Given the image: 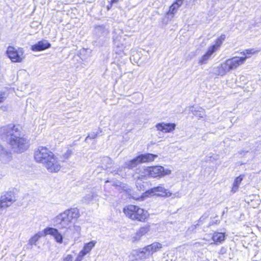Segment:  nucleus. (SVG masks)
<instances>
[{
  "label": "nucleus",
  "instance_id": "nucleus-6",
  "mask_svg": "<svg viewBox=\"0 0 261 261\" xmlns=\"http://www.w3.org/2000/svg\"><path fill=\"white\" fill-rule=\"evenodd\" d=\"M162 248V244L154 242L143 248L140 251L138 256L140 259H145L149 258L153 253L160 251Z\"/></svg>",
  "mask_w": 261,
  "mask_h": 261
},
{
  "label": "nucleus",
  "instance_id": "nucleus-17",
  "mask_svg": "<svg viewBox=\"0 0 261 261\" xmlns=\"http://www.w3.org/2000/svg\"><path fill=\"white\" fill-rule=\"evenodd\" d=\"M149 231V226H145L141 227L138 231L132 238L133 242L139 241L142 236L146 234Z\"/></svg>",
  "mask_w": 261,
  "mask_h": 261
},
{
  "label": "nucleus",
  "instance_id": "nucleus-23",
  "mask_svg": "<svg viewBox=\"0 0 261 261\" xmlns=\"http://www.w3.org/2000/svg\"><path fill=\"white\" fill-rule=\"evenodd\" d=\"M96 242L95 241H91L85 244L83 249L81 250L85 255L89 253L92 249L95 246Z\"/></svg>",
  "mask_w": 261,
  "mask_h": 261
},
{
  "label": "nucleus",
  "instance_id": "nucleus-12",
  "mask_svg": "<svg viewBox=\"0 0 261 261\" xmlns=\"http://www.w3.org/2000/svg\"><path fill=\"white\" fill-rule=\"evenodd\" d=\"M12 158L11 152L0 144V161L3 163H8Z\"/></svg>",
  "mask_w": 261,
  "mask_h": 261
},
{
  "label": "nucleus",
  "instance_id": "nucleus-26",
  "mask_svg": "<svg viewBox=\"0 0 261 261\" xmlns=\"http://www.w3.org/2000/svg\"><path fill=\"white\" fill-rule=\"evenodd\" d=\"M226 38V36L224 34H222L215 41V44L212 45V46H214L215 51L217 50L218 48L220 47L223 42L225 40Z\"/></svg>",
  "mask_w": 261,
  "mask_h": 261
},
{
  "label": "nucleus",
  "instance_id": "nucleus-28",
  "mask_svg": "<svg viewBox=\"0 0 261 261\" xmlns=\"http://www.w3.org/2000/svg\"><path fill=\"white\" fill-rule=\"evenodd\" d=\"M72 154V151L71 149H68L63 155L62 158L63 159V161L68 159Z\"/></svg>",
  "mask_w": 261,
  "mask_h": 261
},
{
  "label": "nucleus",
  "instance_id": "nucleus-3",
  "mask_svg": "<svg viewBox=\"0 0 261 261\" xmlns=\"http://www.w3.org/2000/svg\"><path fill=\"white\" fill-rule=\"evenodd\" d=\"M170 173V170L165 169L161 166H156L144 168L140 175L135 173L133 175V177L137 181L138 180H142L145 179L146 177H162L166 175H169Z\"/></svg>",
  "mask_w": 261,
  "mask_h": 261
},
{
  "label": "nucleus",
  "instance_id": "nucleus-39",
  "mask_svg": "<svg viewBox=\"0 0 261 261\" xmlns=\"http://www.w3.org/2000/svg\"><path fill=\"white\" fill-rule=\"evenodd\" d=\"M172 5L175 6V7L176 8V9H177V10L179 8V6L178 5H177V4H176V3H174Z\"/></svg>",
  "mask_w": 261,
  "mask_h": 261
},
{
  "label": "nucleus",
  "instance_id": "nucleus-34",
  "mask_svg": "<svg viewBox=\"0 0 261 261\" xmlns=\"http://www.w3.org/2000/svg\"><path fill=\"white\" fill-rule=\"evenodd\" d=\"M81 227L79 225H74L73 226V232L74 233H79L81 231Z\"/></svg>",
  "mask_w": 261,
  "mask_h": 261
},
{
  "label": "nucleus",
  "instance_id": "nucleus-27",
  "mask_svg": "<svg viewBox=\"0 0 261 261\" xmlns=\"http://www.w3.org/2000/svg\"><path fill=\"white\" fill-rule=\"evenodd\" d=\"M112 164V160L108 157H104L102 159V165L105 167V168H110Z\"/></svg>",
  "mask_w": 261,
  "mask_h": 261
},
{
  "label": "nucleus",
  "instance_id": "nucleus-11",
  "mask_svg": "<svg viewBox=\"0 0 261 261\" xmlns=\"http://www.w3.org/2000/svg\"><path fill=\"white\" fill-rule=\"evenodd\" d=\"M45 233H46V236L50 234L53 236L57 243L59 244L63 243V236L57 228L47 227L45 229Z\"/></svg>",
  "mask_w": 261,
  "mask_h": 261
},
{
  "label": "nucleus",
  "instance_id": "nucleus-30",
  "mask_svg": "<svg viewBox=\"0 0 261 261\" xmlns=\"http://www.w3.org/2000/svg\"><path fill=\"white\" fill-rule=\"evenodd\" d=\"M256 51L254 49L250 48L246 49L245 51L241 52V54L243 55H246L247 54H253L256 53Z\"/></svg>",
  "mask_w": 261,
  "mask_h": 261
},
{
  "label": "nucleus",
  "instance_id": "nucleus-40",
  "mask_svg": "<svg viewBox=\"0 0 261 261\" xmlns=\"http://www.w3.org/2000/svg\"><path fill=\"white\" fill-rule=\"evenodd\" d=\"M118 0H112V3H116Z\"/></svg>",
  "mask_w": 261,
  "mask_h": 261
},
{
  "label": "nucleus",
  "instance_id": "nucleus-5",
  "mask_svg": "<svg viewBox=\"0 0 261 261\" xmlns=\"http://www.w3.org/2000/svg\"><path fill=\"white\" fill-rule=\"evenodd\" d=\"M157 156V155L151 153L142 154L130 161L126 162L124 164V166L126 168L132 169L137 167L139 164L154 161V159Z\"/></svg>",
  "mask_w": 261,
  "mask_h": 261
},
{
  "label": "nucleus",
  "instance_id": "nucleus-18",
  "mask_svg": "<svg viewBox=\"0 0 261 261\" xmlns=\"http://www.w3.org/2000/svg\"><path fill=\"white\" fill-rule=\"evenodd\" d=\"M214 46H210L208 47L207 52L199 59L198 61L199 64L203 65L207 63L212 54L215 52L214 49Z\"/></svg>",
  "mask_w": 261,
  "mask_h": 261
},
{
  "label": "nucleus",
  "instance_id": "nucleus-21",
  "mask_svg": "<svg viewBox=\"0 0 261 261\" xmlns=\"http://www.w3.org/2000/svg\"><path fill=\"white\" fill-rule=\"evenodd\" d=\"M192 113L199 118H204L206 117L204 109L200 107L196 108L191 110Z\"/></svg>",
  "mask_w": 261,
  "mask_h": 261
},
{
  "label": "nucleus",
  "instance_id": "nucleus-31",
  "mask_svg": "<svg viewBox=\"0 0 261 261\" xmlns=\"http://www.w3.org/2000/svg\"><path fill=\"white\" fill-rule=\"evenodd\" d=\"M7 97V94L5 92L0 91V103L3 102Z\"/></svg>",
  "mask_w": 261,
  "mask_h": 261
},
{
  "label": "nucleus",
  "instance_id": "nucleus-7",
  "mask_svg": "<svg viewBox=\"0 0 261 261\" xmlns=\"http://www.w3.org/2000/svg\"><path fill=\"white\" fill-rule=\"evenodd\" d=\"M8 57L13 62L20 63L25 58L24 51L23 48L16 49L13 46H9L6 52Z\"/></svg>",
  "mask_w": 261,
  "mask_h": 261
},
{
  "label": "nucleus",
  "instance_id": "nucleus-8",
  "mask_svg": "<svg viewBox=\"0 0 261 261\" xmlns=\"http://www.w3.org/2000/svg\"><path fill=\"white\" fill-rule=\"evenodd\" d=\"M53 153V152L46 147L39 146L34 151V159L37 163L43 165Z\"/></svg>",
  "mask_w": 261,
  "mask_h": 261
},
{
  "label": "nucleus",
  "instance_id": "nucleus-15",
  "mask_svg": "<svg viewBox=\"0 0 261 261\" xmlns=\"http://www.w3.org/2000/svg\"><path fill=\"white\" fill-rule=\"evenodd\" d=\"M150 191V193L161 196L169 197L171 195V193L162 185L152 188Z\"/></svg>",
  "mask_w": 261,
  "mask_h": 261
},
{
  "label": "nucleus",
  "instance_id": "nucleus-10",
  "mask_svg": "<svg viewBox=\"0 0 261 261\" xmlns=\"http://www.w3.org/2000/svg\"><path fill=\"white\" fill-rule=\"evenodd\" d=\"M16 200V196L12 192H7L1 197L0 205L5 208L10 206L11 204Z\"/></svg>",
  "mask_w": 261,
  "mask_h": 261
},
{
  "label": "nucleus",
  "instance_id": "nucleus-41",
  "mask_svg": "<svg viewBox=\"0 0 261 261\" xmlns=\"http://www.w3.org/2000/svg\"><path fill=\"white\" fill-rule=\"evenodd\" d=\"M214 261H217V259H215V260H214Z\"/></svg>",
  "mask_w": 261,
  "mask_h": 261
},
{
  "label": "nucleus",
  "instance_id": "nucleus-16",
  "mask_svg": "<svg viewBox=\"0 0 261 261\" xmlns=\"http://www.w3.org/2000/svg\"><path fill=\"white\" fill-rule=\"evenodd\" d=\"M135 212V216H133V220H138L139 221H144L148 217L147 212L144 211L143 209L137 207Z\"/></svg>",
  "mask_w": 261,
  "mask_h": 261
},
{
  "label": "nucleus",
  "instance_id": "nucleus-29",
  "mask_svg": "<svg viewBox=\"0 0 261 261\" xmlns=\"http://www.w3.org/2000/svg\"><path fill=\"white\" fill-rule=\"evenodd\" d=\"M98 135L97 133L92 132L88 135V136L86 138L85 141L87 142L88 139H95L97 137Z\"/></svg>",
  "mask_w": 261,
  "mask_h": 261
},
{
  "label": "nucleus",
  "instance_id": "nucleus-20",
  "mask_svg": "<svg viewBox=\"0 0 261 261\" xmlns=\"http://www.w3.org/2000/svg\"><path fill=\"white\" fill-rule=\"evenodd\" d=\"M138 206L134 205H129L123 208V212L125 215L133 220V216H135Z\"/></svg>",
  "mask_w": 261,
  "mask_h": 261
},
{
  "label": "nucleus",
  "instance_id": "nucleus-24",
  "mask_svg": "<svg viewBox=\"0 0 261 261\" xmlns=\"http://www.w3.org/2000/svg\"><path fill=\"white\" fill-rule=\"evenodd\" d=\"M46 236L45 233V229L43 231L38 232L33 237H32L30 240V243L31 245L35 244L37 241L42 237Z\"/></svg>",
  "mask_w": 261,
  "mask_h": 261
},
{
  "label": "nucleus",
  "instance_id": "nucleus-14",
  "mask_svg": "<svg viewBox=\"0 0 261 261\" xmlns=\"http://www.w3.org/2000/svg\"><path fill=\"white\" fill-rule=\"evenodd\" d=\"M51 44L47 40H43L38 41L31 47L33 51H42L50 47Z\"/></svg>",
  "mask_w": 261,
  "mask_h": 261
},
{
  "label": "nucleus",
  "instance_id": "nucleus-1",
  "mask_svg": "<svg viewBox=\"0 0 261 261\" xmlns=\"http://www.w3.org/2000/svg\"><path fill=\"white\" fill-rule=\"evenodd\" d=\"M0 138L8 143L14 152L22 153L29 148V141L24 137L18 125L10 124L1 127Z\"/></svg>",
  "mask_w": 261,
  "mask_h": 261
},
{
  "label": "nucleus",
  "instance_id": "nucleus-25",
  "mask_svg": "<svg viewBox=\"0 0 261 261\" xmlns=\"http://www.w3.org/2000/svg\"><path fill=\"white\" fill-rule=\"evenodd\" d=\"M213 240L216 243H221L225 240L224 233L221 232H215L212 237Z\"/></svg>",
  "mask_w": 261,
  "mask_h": 261
},
{
  "label": "nucleus",
  "instance_id": "nucleus-13",
  "mask_svg": "<svg viewBox=\"0 0 261 261\" xmlns=\"http://www.w3.org/2000/svg\"><path fill=\"white\" fill-rule=\"evenodd\" d=\"M176 125L174 123H159L156 124V129L163 133H170L174 130Z\"/></svg>",
  "mask_w": 261,
  "mask_h": 261
},
{
  "label": "nucleus",
  "instance_id": "nucleus-36",
  "mask_svg": "<svg viewBox=\"0 0 261 261\" xmlns=\"http://www.w3.org/2000/svg\"><path fill=\"white\" fill-rule=\"evenodd\" d=\"M226 252H227V249H226V248H225V247H222V248H221V249L220 250V251H219V253L220 254H222V255H223V254H225V253H226Z\"/></svg>",
  "mask_w": 261,
  "mask_h": 261
},
{
  "label": "nucleus",
  "instance_id": "nucleus-4",
  "mask_svg": "<svg viewBox=\"0 0 261 261\" xmlns=\"http://www.w3.org/2000/svg\"><path fill=\"white\" fill-rule=\"evenodd\" d=\"M248 58L246 56L242 57H234L226 60L217 67V74L223 76L230 70L236 69L239 66L243 64Z\"/></svg>",
  "mask_w": 261,
  "mask_h": 261
},
{
  "label": "nucleus",
  "instance_id": "nucleus-19",
  "mask_svg": "<svg viewBox=\"0 0 261 261\" xmlns=\"http://www.w3.org/2000/svg\"><path fill=\"white\" fill-rule=\"evenodd\" d=\"M108 34V30L103 25H96L94 28V35L96 38L103 37Z\"/></svg>",
  "mask_w": 261,
  "mask_h": 261
},
{
  "label": "nucleus",
  "instance_id": "nucleus-9",
  "mask_svg": "<svg viewBox=\"0 0 261 261\" xmlns=\"http://www.w3.org/2000/svg\"><path fill=\"white\" fill-rule=\"evenodd\" d=\"M43 165L48 172L51 173H57L60 171L61 167L58 157L54 153Z\"/></svg>",
  "mask_w": 261,
  "mask_h": 261
},
{
  "label": "nucleus",
  "instance_id": "nucleus-22",
  "mask_svg": "<svg viewBox=\"0 0 261 261\" xmlns=\"http://www.w3.org/2000/svg\"><path fill=\"white\" fill-rule=\"evenodd\" d=\"M244 176V175H241L235 178L231 189L232 192L235 193L238 190L240 185L241 183Z\"/></svg>",
  "mask_w": 261,
  "mask_h": 261
},
{
  "label": "nucleus",
  "instance_id": "nucleus-33",
  "mask_svg": "<svg viewBox=\"0 0 261 261\" xmlns=\"http://www.w3.org/2000/svg\"><path fill=\"white\" fill-rule=\"evenodd\" d=\"M85 255L84 253L81 251L74 261H82Z\"/></svg>",
  "mask_w": 261,
  "mask_h": 261
},
{
  "label": "nucleus",
  "instance_id": "nucleus-2",
  "mask_svg": "<svg viewBox=\"0 0 261 261\" xmlns=\"http://www.w3.org/2000/svg\"><path fill=\"white\" fill-rule=\"evenodd\" d=\"M79 210L77 208H71L64 211L55 217L53 221L55 226L60 229H71L72 223L80 217Z\"/></svg>",
  "mask_w": 261,
  "mask_h": 261
},
{
  "label": "nucleus",
  "instance_id": "nucleus-37",
  "mask_svg": "<svg viewBox=\"0 0 261 261\" xmlns=\"http://www.w3.org/2000/svg\"><path fill=\"white\" fill-rule=\"evenodd\" d=\"M184 1V0H176L175 3H176V4H177V5H178L179 7H180L182 5Z\"/></svg>",
  "mask_w": 261,
  "mask_h": 261
},
{
  "label": "nucleus",
  "instance_id": "nucleus-38",
  "mask_svg": "<svg viewBox=\"0 0 261 261\" xmlns=\"http://www.w3.org/2000/svg\"><path fill=\"white\" fill-rule=\"evenodd\" d=\"M197 225H198V224H197L196 225H192V226H191L189 228V230L193 231L196 228V227H197Z\"/></svg>",
  "mask_w": 261,
  "mask_h": 261
},
{
  "label": "nucleus",
  "instance_id": "nucleus-35",
  "mask_svg": "<svg viewBox=\"0 0 261 261\" xmlns=\"http://www.w3.org/2000/svg\"><path fill=\"white\" fill-rule=\"evenodd\" d=\"M72 260L73 256L71 254H68L63 258V261H72Z\"/></svg>",
  "mask_w": 261,
  "mask_h": 261
},
{
  "label": "nucleus",
  "instance_id": "nucleus-32",
  "mask_svg": "<svg viewBox=\"0 0 261 261\" xmlns=\"http://www.w3.org/2000/svg\"><path fill=\"white\" fill-rule=\"evenodd\" d=\"M177 9H176V8L175 7V6L172 5L169 8V12L168 13V14H172L174 15V13L177 11Z\"/></svg>",
  "mask_w": 261,
  "mask_h": 261
}]
</instances>
